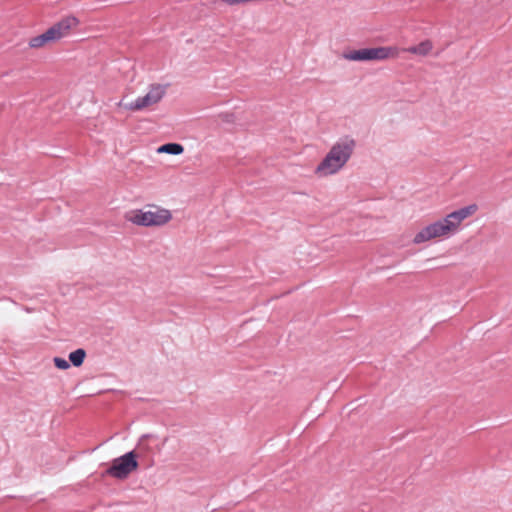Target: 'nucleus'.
<instances>
[{
	"label": "nucleus",
	"mask_w": 512,
	"mask_h": 512,
	"mask_svg": "<svg viewBox=\"0 0 512 512\" xmlns=\"http://www.w3.org/2000/svg\"><path fill=\"white\" fill-rule=\"evenodd\" d=\"M137 458L138 454L136 450H132L113 459L110 467L104 472V475H109L118 480L127 479L129 475L139 467Z\"/></svg>",
	"instance_id": "2"
},
{
	"label": "nucleus",
	"mask_w": 512,
	"mask_h": 512,
	"mask_svg": "<svg viewBox=\"0 0 512 512\" xmlns=\"http://www.w3.org/2000/svg\"><path fill=\"white\" fill-rule=\"evenodd\" d=\"M53 362L55 367L61 370H66L70 367L69 361L61 357H54Z\"/></svg>",
	"instance_id": "16"
},
{
	"label": "nucleus",
	"mask_w": 512,
	"mask_h": 512,
	"mask_svg": "<svg viewBox=\"0 0 512 512\" xmlns=\"http://www.w3.org/2000/svg\"><path fill=\"white\" fill-rule=\"evenodd\" d=\"M449 234L448 226H444L443 223L438 220L423 227L419 232H417L412 242L418 245L435 238L448 236Z\"/></svg>",
	"instance_id": "5"
},
{
	"label": "nucleus",
	"mask_w": 512,
	"mask_h": 512,
	"mask_svg": "<svg viewBox=\"0 0 512 512\" xmlns=\"http://www.w3.org/2000/svg\"><path fill=\"white\" fill-rule=\"evenodd\" d=\"M151 437L150 434H144L140 437L139 441H138V444H137V447H136V450H137V454L138 456L143 454V453H149L151 452V447L147 444V440Z\"/></svg>",
	"instance_id": "15"
},
{
	"label": "nucleus",
	"mask_w": 512,
	"mask_h": 512,
	"mask_svg": "<svg viewBox=\"0 0 512 512\" xmlns=\"http://www.w3.org/2000/svg\"><path fill=\"white\" fill-rule=\"evenodd\" d=\"M165 89L161 85H154L149 92L128 103L126 108L131 111H139L153 104L158 103L164 96Z\"/></svg>",
	"instance_id": "4"
},
{
	"label": "nucleus",
	"mask_w": 512,
	"mask_h": 512,
	"mask_svg": "<svg viewBox=\"0 0 512 512\" xmlns=\"http://www.w3.org/2000/svg\"><path fill=\"white\" fill-rule=\"evenodd\" d=\"M150 215H151L149 217L150 227L151 226H163L172 219V214H171L170 210L164 209V208H159V207H155L154 211L150 210Z\"/></svg>",
	"instance_id": "7"
},
{
	"label": "nucleus",
	"mask_w": 512,
	"mask_h": 512,
	"mask_svg": "<svg viewBox=\"0 0 512 512\" xmlns=\"http://www.w3.org/2000/svg\"><path fill=\"white\" fill-rule=\"evenodd\" d=\"M440 221L444 226H448V231L450 234L454 232L460 225L459 222H457V217L454 211L440 219Z\"/></svg>",
	"instance_id": "14"
},
{
	"label": "nucleus",
	"mask_w": 512,
	"mask_h": 512,
	"mask_svg": "<svg viewBox=\"0 0 512 512\" xmlns=\"http://www.w3.org/2000/svg\"><path fill=\"white\" fill-rule=\"evenodd\" d=\"M79 20L75 16H66L61 20L54 23L49 30L52 31V35L55 41L60 40L70 34V31L79 25Z\"/></svg>",
	"instance_id": "6"
},
{
	"label": "nucleus",
	"mask_w": 512,
	"mask_h": 512,
	"mask_svg": "<svg viewBox=\"0 0 512 512\" xmlns=\"http://www.w3.org/2000/svg\"><path fill=\"white\" fill-rule=\"evenodd\" d=\"M49 42H55V39H54V37L52 35V31H50L48 29L44 33H42L41 35L32 37L29 40L28 44H29L30 48H40V47L44 46L45 44H47Z\"/></svg>",
	"instance_id": "9"
},
{
	"label": "nucleus",
	"mask_w": 512,
	"mask_h": 512,
	"mask_svg": "<svg viewBox=\"0 0 512 512\" xmlns=\"http://www.w3.org/2000/svg\"><path fill=\"white\" fill-rule=\"evenodd\" d=\"M150 216V210L144 211L141 209H137L130 211L126 215V220L138 226L150 227Z\"/></svg>",
	"instance_id": "8"
},
{
	"label": "nucleus",
	"mask_w": 512,
	"mask_h": 512,
	"mask_svg": "<svg viewBox=\"0 0 512 512\" xmlns=\"http://www.w3.org/2000/svg\"><path fill=\"white\" fill-rule=\"evenodd\" d=\"M393 53L391 47L363 48L344 52L342 57L349 61L367 62L373 60H385Z\"/></svg>",
	"instance_id": "3"
},
{
	"label": "nucleus",
	"mask_w": 512,
	"mask_h": 512,
	"mask_svg": "<svg viewBox=\"0 0 512 512\" xmlns=\"http://www.w3.org/2000/svg\"><path fill=\"white\" fill-rule=\"evenodd\" d=\"M356 148V141L350 135L339 138L317 165L315 174L326 177L338 173L349 161Z\"/></svg>",
	"instance_id": "1"
},
{
	"label": "nucleus",
	"mask_w": 512,
	"mask_h": 512,
	"mask_svg": "<svg viewBox=\"0 0 512 512\" xmlns=\"http://www.w3.org/2000/svg\"><path fill=\"white\" fill-rule=\"evenodd\" d=\"M86 357V351L83 348H78L69 354V363L75 367H80Z\"/></svg>",
	"instance_id": "12"
},
{
	"label": "nucleus",
	"mask_w": 512,
	"mask_h": 512,
	"mask_svg": "<svg viewBox=\"0 0 512 512\" xmlns=\"http://www.w3.org/2000/svg\"><path fill=\"white\" fill-rule=\"evenodd\" d=\"M476 210H477V205L472 204V205H468V206L462 207V208L454 211L456 214V217H457V222H459V224H460L467 217L471 216Z\"/></svg>",
	"instance_id": "13"
},
{
	"label": "nucleus",
	"mask_w": 512,
	"mask_h": 512,
	"mask_svg": "<svg viewBox=\"0 0 512 512\" xmlns=\"http://www.w3.org/2000/svg\"><path fill=\"white\" fill-rule=\"evenodd\" d=\"M184 151V147L179 143H166L158 148V152L170 155H180Z\"/></svg>",
	"instance_id": "11"
},
{
	"label": "nucleus",
	"mask_w": 512,
	"mask_h": 512,
	"mask_svg": "<svg viewBox=\"0 0 512 512\" xmlns=\"http://www.w3.org/2000/svg\"><path fill=\"white\" fill-rule=\"evenodd\" d=\"M432 48H433L432 42L430 40H424L417 45L409 47L407 49V51L412 54L426 56L430 53Z\"/></svg>",
	"instance_id": "10"
}]
</instances>
